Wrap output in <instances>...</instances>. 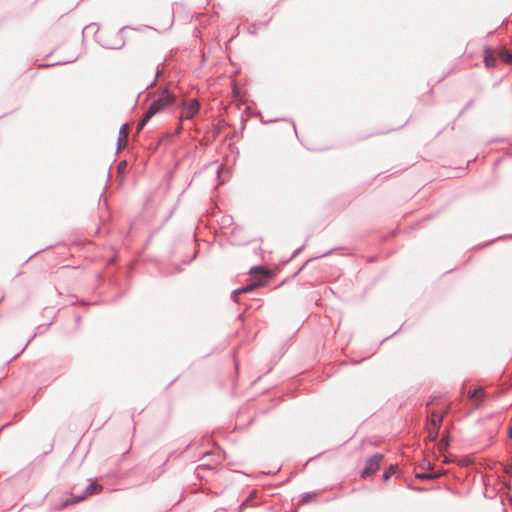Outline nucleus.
<instances>
[{"label":"nucleus","mask_w":512,"mask_h":512,"mask_svg":"<svg viewBox=\"0 0 512 512\" xmlns=\"http://www.w3.org/2000/svg\"><path fill=\"white\" fill-rule=\"evenodd\" d=\"M166 110H170L173 114L177 113V119L182 122L192 119L198 113L199 102L192 99L187 103L181 89L169 83L166 86L162 85V112Z\"/></svg>","instance_id":"obj_1"},{"label":"nucleus","mask_w":512,"mask_h":512,"mask_svg":"<svg viewBox=\"0 0 512 512\" xmlns=\"http://www.w3.org/2000/svg\"><path fill=\"white\" fill-rule=\"evenodd\" d=\"M384 458V455L381 453H376L369 457L366 460L365 467L361 472V477L366 478L374 473H376L381 465V462Z\"/></svg>","instance_id":"obj_2"},{"label":"nucleus","mask_w":512,"mask_h":512,"mask_svg":"<svg viewBox=\"0 0 512 512\" xmlns=\"http://www.w3.org/2000/svg\"><path fill=\"white\" fill-rule=\"evenodd\" d=\"M201 461L202 463L199 464L196 469L198 475H200L203 470H214L220 463L221 457L219 454L215 455L214 453H205Z\"/></svg>","instance_id":"obj_3"},{"label":"nucleus","mask_w":512,"mask_h":512,"mask_svg":"<svg viewBox=\"0 0 512 512\" xmlns=\"http://www.w3.org/2000/svg\"><path fill=\"white\" fill-rule=\"evenodd\" d=\"M102 490V487L96 483H90L85 491L79 495V496H75L73 499L71 500H66L64 501L60 508H64V507H67L68 505H71V504H75V503H78V502H81L83 501L87 495H93V494H97L99 493L100 491Z\"/></svg>","instance_id":"obj_4"},{"label":"nucleus","mask_w":512,"mask_h":512,"mask_svg":"<svg viewBox=\"0 0 512 512\" xmlns=\"http://www.w3.org/2000/svg\"><path fill=\"white\" fill-rule=\"evenodd\" d=\"M160 111V98L154 99L148 109L146 110L143 118L140 120L137 130L140 131L148 122L150 118Z\"/></svg>","instance_id":"obj_5"},{"label":"nucleus","mask_w":512,"mask_h":512,"mask_svg":"<svg viewBox=\"0 0 512 512\" xmlns=\"http://www.w3.org/2000/svg\"><path fill=\"white\" fill-rule=\"evenodd\" d=\"M157 205H158V193L155 191L145 197V200L143 203V210L147 214L155 215L156 210H157Z\"/></svg>","instance_id":"obj_6"},{"label":"nucleus","mask_w":512,"mask_h":512,"mask_svg":"<svg viewBox=\"0 0 512 512\" xmlns=\"http://www.w3.org/2000/svg\"><path fill=\"white\" fill-rule=\"evenodd\" d=\"M264 284V282H261V281H255V282H251L250 284L246 285V286H243L241 288H238L236 290H234L232 293H231V299L236 302V303H239V298L238 296L242 293H249V292H252L254 291L256 288L262 286Z\"/></svg>","instance_id":"obj_7"},{"label":"nucleus","mask_w":512,"mask_h":512,"mask_svg":"<svg viewBox=\"0 0 512 512\" xmlns=\"http://www.w3.org/2000/svg\"><path fill=\"white\" fill-rule=\"evenodd\" d=\"M441 475H442L441 472L426 471V472H417L415 476L419 480L426 481V480L437 479Z\"/></svg>","instance_id":"obj_8"},{"label":"nucleus","mask_w":512,"mask_h":512,"mask_svg":"<svg viewBox=\"0 0 512 512\" xmlns=\"http://www.w3.org/2000/svg\"><path fill=\"white\" fill-rule=\"evenodd\" d=\"M484 63L487 67H494L496 65V58L489 47L484 49Z\"/></svg>","instance_id":"obj_9"},{"label":"nucleus","mask_w":512,"mask_h":512,"mask_svg":"<svg viewBox=\"0 0 512 512\" xmlns=\"http://www.w3.org/2000/svg\"><path fill=\"white\" fill-rule=\"evenodd\" d=\"M443 418H444V414H438L436 412H433L431 414V426L436 429V430H439L440 427H441V424H442V421H443Z\"/></svg>","instance_id":"obj_10"},{"label":"nucleus","mask_w":512,"mask_h":512,"mask_svg":"<svg viewBox=\"0 0 512 512\" xmlns=\"http://www.w3.org/2000/svg\"><path fill=\"white\" fill-rule=\"evenodd\" d=\"M499 57L506 64L512 63V51L510 50H507L505 48L501 49L499 52Z\"/></svg>","instance_id":"obj_11"},{"label":"nucleus","mask_w":512,"mask_h":512,"mask_svg":"<svg viewBox=\"0 0 512 512\" xmlns=\"http://www.w3.org/2000/svg\"><path fill=\"white\" fill-rule=\"evenodd\" d=\"M127 137H128V125L124 124L119 129V138H118V141H117V148L118 149H120L122 139L123 138L126 139Z\"/></svg>","instance_id":"obj_12"},{"label":"nucleus","mask_w":512,"mask_h":512,"mask_svg":"<svg viewBox=\"0 0 512 512\" xmlns=\"http://www.w3.org/2000/svg\"><path fill=\"white\" fill-rule=\"evenodd\" d=\"M483 395V389L478 387L469 392L470 399L478 400Z\"/></svg>","instance_id":"obj_13"},{"label":"nucleus","mask_w":512,"mask_h":512,"mask_svg":"<svg viewBox=\"0 0 512 512\" xmlns=\"http://www.w3.org/2000/svg\"><path fill=\"white\" fill-rule=\"evenodd\" d=\"M316 497V494L313 492H306L302 494L301 503L307 504L311 501H313Z\"/></svg>","instance_id":"obj_14"},{"label":"nucleus","mask_w":512,"mask_h":512,"mask_svg":"<svg viewBox=\"0 0 512 512\" xmlns=\"http://www.w3.org/2000/svg\"><path fill=\"white\" fill-rule=\"evenodd\" d=\"M449 443H450V437H449V435H444V436L441 438V440H440V442H439V444H438V445H439V449H440V450H445V449H447V448H448V446H449Z\"/></svg>","instance_id":"obj_15"},{"label":"nucleus","mask_w":512,"mask_h":512,"mask_svg":"<svg viewBox=\"0 0 512 512\" xmlns=\"http://www.w3.org/2000/svg\"><path fill=\"white\" fill-rule=\"evenodd\" d=\"M249 273L250 274L259 273V274H263V275L267 276V270L263 266H253L250 269Z\"/></svg>","instance_id":"obj_16"},{"label":"nucleus","mask_w":512,"mask_h":512,"mask_svg":"<svg viewBox=\"0 0 512 512\" xmlns=\"http://www.w3.org/2000/svg\"><path fill=\"white\" fill-rule=\"evenodd\" d=\"M395 473V468L393 465H391L389 468L385 469L383 472V479L388 480L392 475Z\"/></svg>","instance_id":"obj_17"},{"label":"nucleus","mask_w":512,"mask_h":512,"mask_svg":"<svg viewBox=\"0 0 512 512\" xmlns=\"http://www.w3.org/2000/svg\"><path fill=\"white\" fill-rule=\"evenodd\" d=\"M196 256H197V251H194V253H193L191 258H189V259H182L181 263L184 264V265H188V264H190L196 258Z\"/></svg>","instance_id":"obj_18"},{"label":"nucleus","mask_w":512,"mask_h":512,"mask_svg":"<svg viewBox=\"0 0 512 512\" xmlns=\"http://www.w3.org/2000/svg\"><path fill=\"white\" fill-rule=\"evenodd\" d=\"M503 471L505 474L510 475L512 477V463L504 465Z\"/></svg>","instance_id":"obj_19"},{"label":"nucleus","mask_w":512,"mask_h":512,"mask_svg":"<svg viewBox=\"0 0 512 512\" xmlns=\"http://www.w3.org/2000/svg\"><path fill=\"white\" fill-rule=\"evenodd\" d=\"M438 434H439V430H436L432 427V430L430 431V439L432 441H435L438 437Z\"/></svg>","instance_id":"obj_20"},{"label":"nucleus","mask_w":512,"mask_h":512,"mask_svg":"<svg viewBox=\"0 0 512 512\" xmlns=\"http://www.w3.org/2000/svg\"><path fill=\"white\" fill-rule=\"evenodd\" d=\"M127 165V162H119L118 164V170L122 171Z\"/></svg>","instance_id":"obj_21"},{"label":"nucleus","mask_w":512,"mask_h":512,"mask_svg":"<svg viewBox=\"0 0 512 512\" xmlns=\"http://www.w3.org/2000/svg\"><path fill=\"white\" fill-rule=\"evenodd\" d=\"M158 77H160V65H157L156 71H155V78L157 79Z\"/></svg>","instance_id":"obj_22"},{"label":"nucleus","mask_w":512,"mask_h":512,"mask_svg":"<svg viewBox=\"0 0 512 512\" xmlns=\"http://www.w3.org/2000/svg\"><path fill=\"white\" fill-rule=\"evenodd\" d=\"M302 249H303V247L298 248V249L294 252L293 257H296L299 253H301Z\"/></svg>","instance_id":"obj_23"},{"label":"nucleus","mask_w":512,"mask_h":512,"mask_svg":"<svg viewBox=\"0 0 512 512\" xmlns=\"http://www.w3.org/2000/svg\"><path fill=\"white\" fill-rule=\"evenodd\" d=\"M508 437L512 439V425L508 429Z\"/></svg>","instance_id":"obj_24"},{"label":"nucleus","mask_w":512,"mask_h":512,"mask_svg":"<svg viewBox=\"0 0 512 512\" xmlns=\"http://www.w3.org/2000/svg\"><path fill=\"white\" fill-rule=\"evenodd\" d=\"M103 46L108 48V49H115V48H117L116 46H112V45H109V44H103Z\"/></svg>","instance_id":"obj_25"},{"label":"nucleus","mask_w":512,"mask_h":512,"mask_svg":"<svg viewBox=\"0 0 512 512\" xmlns=\"http://www.w3.org/2000/svg\"><path fill=\"white\" fill-rule=\"evenodd\" d=\"M174 209H175V207H173V208L170 210V212H169V215H168L167 219L171 217V215L173 214Z\"/></svg>","instance_id":"obj_26"},{"label":"nucleus","mask_w":512,"mask_h":512,"mask_svg":"<svg viewBox=\"0 0 512 512\" xmlns=\"http://www.w3.org/2000/svg\"><path fill=\"white\" fill-rule=\"evenodd\" d=\"M331 253H332V251H331V250H330V251H327V252H325V253L322 255V257L327 256V255H329V254H331Z\"/></svg>","instance_id":"obj_27"},{"label":"nucleus","mask_w":512,"mask_h":512,"mask_svg":"<svg viewBox=\"0 0 512 512\" xmlns=\"http://www.w3.org/2000/svg\"><path fill=\"white\" fill-rule=\"evenodd\" d=\"M427 468L430 469V470L432 469L431 462H429V461L427 462Z\"/></svg>","instance_id":"obj_28"},{"label":"nucleus","mask_w":512,"mask_h":512,"mask_svg":"<svg viewBox=\"0 0 512 512\" xmlns=\"http://www.w3.org/2000/svg\"><path fill=\"white\" fill-rule=\"evenodd\" d=\"M164 136H166V137H171L172 135H170V134H166V135H164V134L162 133V135H161L162 140L164 139Z\"/></svg>","instance_id":"obj_29"},{"label":"nucleus","mask_w":512,"mask_h":512,"mask_svg":"<svg viewBox=\"0 0 512 512\" xmlns=\"http://www.w3.org/2000/svg\"><path fill=\"white\" fill-rule=\"evenodd\" d=\"M180 130H181V125H180V124H178V126H177V132H179Z\"/></svg>","instance_id":"obj_30"},{"label":"nucleus","mask_w":512,"mask_h":512,"mask_svg":"<svg viewBox=\"0 0 512 512\" xmlns=\"http://www.w3.org/2000/svg\"><path fill=\"white\" fill-rule=\"evenodd\" d=\"M180 271H181V268L178 266V267L176 268V272H180Z\"/></svg>","instance_id":"obj_31"}]
</instances>
